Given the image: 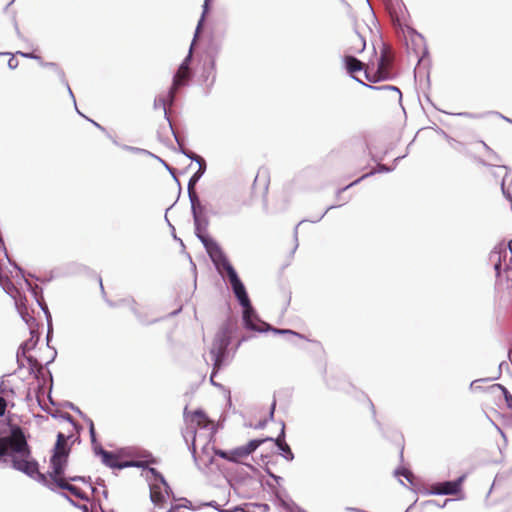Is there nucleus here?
I'll return each mask as SVG.
<instances>
[{"mask_svg": "<svg viewBox=\"0 0 512 512\" xmlns=\"http://www.w3.org/2000/svg\"><path fill=\"white\" fill-rule=\"evenodd\" d=\"M0 464H9L12 469L29 478L38 476V480H47L39 471L38 461L32 456L24 429L17 424L9 426L8 435L0 436Z\"/></svg>", "mask_w": 512, "mask_h": 512, "instance_id": "f257e3e1", "label": "nucleus"}, {"mask_svg": "<svg viewBox=\"0 0 512 512\" xmlns=\"http://www.w3.org/2000/svg\"><path fill=\"white\" fill-rule=\"evenodd\" d=\"M186 429L183 432V437L188 443V439H192L191 448L195 452L196 443L203 440V445L208 444L214 437L217 427L214 426L213 421L209 419L205 411L201 408L188 411L186 406L183 411Z\"/></svg>", "mask_w": 512, "mask_h": 512, "instance_id": "f03ea898", "label": "nucleus"}, {"mask_svg": "<svg viewBox=\"0 0 512 512\" xmlns=\"http://www.w3.org/2000/svg\"><path fill=\"white\" fill-rule=\"evenodd\" d=\"M226 277L229 279L232 291L242 307L243 322L246 328L258 332L269 329V325L259 319L253 309L246 288L234 268L226 262Z\"/></svg>", "mask_w": 512, "mask_h": 512, "instance_id": "7ed1b4c3", "label": "nucleus"}, {"mask_svg": "<svg viewBox=\"0 0 512 512\" xmlns=\"http://www.w3.org/2000/svg\"><path fill=\"white\" fill-rule=\"evenodd\" d=\"M65 440L66 436L59 432L57 434V441L54 445L53 453L50 457V465L48 470L50 477L49 480H86L84 476H70L67 478H61L64 475L68 459V449L62 446V443ZM87 480H91V477H88Z\"/></svg>", "mask_w": 512, "mask_h": 512, "instance_id": "20e7f679", "label": "nucleus"}, {"mask_svg": "<svg viewBox=\"0 0 512 512\" xmlns=\"http://www.w3.org/2000/svg\"><path fill=\"white\" fill-rule=\"evenodd\" d=\"M189 201L194 223V232H197V229L199 228L198 224H201L200 226L203 227V229L201 228V231H207L210 223V215L219 213V209L214 203V195L211 191H207L204 200H201L198 196V203H194V200Z\"/></svg>", "mask_w": 512, "mask_h": 512, "instance_id": "39448f33", "label": "nucleus"}, {"mask_svg": "<svg viewBox=\"0 0 512 512\" xmlns=\"http://www.w3.org/2000/svg\"><path fill=\"white\" fill-rule=\"evenodd\" d=\"M201 225V224H198ZM202 226H199L197 232H194L197 239L203 245L212 266L219 277L224 281V250L220 243H218L207 231H201Z\"/></svg>", "mask_w": 512, "mask_h": 512, "instance_id": "423d86ee", "label": "nucleus"}, {"mask_svg": "<svg viewBox=\"0 0 512 512\" xmlns=\"http://www.w3.org/2000/svg\"><path fill=\"white\" fill-rule=\"evenodd\" d=\"M490 261L494 265L499 282L504 279L507 285L512 286V248L510 244H499L490 254Z\"/></svg>", "mask_w": 512, "mask_h": 512, "instance_id": "0eeeda50", "label": "nucleus"}, {"mask_svg": "<svg viewBox=\"0 0 512 512\" xmlns=\"http://www.w3.org/2000/svg\"><path fill=\"white\" fill-rule=\"evenodd\" d=\"M132 456V467L141 469V477L145 480H166L164 475L154 466L160 463V459L153 456L148 450H137L130 454Z\"/></svg>", "mask_w": 512, "mask_h": 512, "instance_id": "6e6552de", "label": "nucleus"}, {"mask_svg": "<svg viewBox=\"0 0 512 512\" xmlns=\"http://www.w3.org/2000/svg\"><path fill=\"white\" fill-rule=\"evenodd\" d=\"M408 489L423 495H457L461 492L462 482H436L430 489L423 487L424 482H400Z\"/></svg>", "mask_w": 512, "mask_h": 512, "instance_id": "1a4fd4ad", "label": "nucleus"}, {"mask_svg": "<svg viewBox=\"0 0 512 512\" xmlns=\"http://www.w3.org/2000/svg\"><path fill=\"white\" fill-rule=\"evenodd\" d=\"M210 355L211 360L213 361L210 383L215 387L223 389V385L216 381L215 378L218 371L221 370L222 366L224 365V323L221 324L218 328L213 346L210 349Z\"/></svg>", "mask_w": 512, "mask_h": 512, "instance_id": "9d476101", "label": "nucleus"}, {"mask_svg": "<svg viewBox=\"0 0 512 512\" xmlns=\"http://www.w3.org/2000/svg\"><path fill=\"white\" fill-rule=\"evenodd\" d=\"M150 498L155 506L165 508L176 499L168 482H152L150 485Z\"/></svg>", "mask_w": 512, "mask_h": 512, "instance_id": "9b49d317", "label": "nucleus"}, {"mask_svg": "<svg viewBox=\"0 0 512 512\" xmlns=\"http://www.w3.org/2000/svg\"><path fill=\"white\" fill-rule=\"evenodd\" d=\"M267 440H272L271 437L263 439H254L249 441L246 445L237 447L235 449L226 452V460L231 462L243 463L248 456L254 452L261 444Z\"/></svg>", "mask_w": 512, "mask_h": 512, "instance_id": "f8f14e48", "label": "nucleus"}, {"mask_svg": "<svg viewBox=\"0 0 512 512\" xmlns=\"http://www.w3.org/2000/svg\"><path fill=\"white\" fill-rule=\"evenodd\" d=\"M94 451L96 455L101 456L102 463L107 467L112 469H124L130 468L132 465V459L130 460H122L120 459L114 452L105 450L102 446L94 447Z\"/></svg>", "mask_w": 512, "mask_h": 512, "instance_id": "ddd939ff", "label": "nucleus"}, {"mask_svg": "<svg viewBox=\"0 0 512 512\" xmlns=\"http://www.w3.org/2000/svg\"><path fill=\"white\" fill-rule=\"evenodd\" d=\"M389 58L386 53H382L379 60L378 69L375 74L371 75L368 70L365 71V77L370 82H378L389 77Z\"/></svg>", "mask_w": 512, "mask_h": 512, "instance_id": "4468645a", "label": "nucleus"}, {"mask_svg": "<svg viewBox=\"0 0 512 512\" xmlns=\"http://www.w3.org/2000/svg\"><path fill=\"white\" fill-rule=\"evenodd\" d=\"M206 172V161L205 159H201L200 163L198 164V170L193 173V175L190 177L188 181V197L189 200H194V203H198V193L195 190V186L200 181V179L203 177L204 173Z\"/></svg>", "mask_w": 512, "mask_h": 512, "instance_id": "2eb2a0df", "label": "nucleus"}, {"mask_svg": "<svg viewBox=\"0 0 512 512\" xmlns=\"http://www.w3.org/2000/svg\"><path fill=\"white\" fill-rule=\"evenodd\" d=\"M196 41H197V39L195 41H194V39L192 40L187 56L183 59V61L179 65L177 72L174 74V75H179L180 80H184L186 83H189V81L193 77V73L190 69V63L192 61V49H193Z\"/></svg>", "mask_w": 512, "mask_h": 512, "instance_id": "dca6fc26", "label": "nucleus"}, {"mask_svg": "<svg viewBox=\"0 0 512 512\" xmlns=\"http://www.w3.org/2000/svg\"><path fill=\"white\" fill-rule=\"evenodd\" d=\"M274 506L280 512H305L304 510L296 506L288 495L282 496L279 493L276 494V497L274 499Z\"/></svg>", "mask_w": 512, "mask_h": 512, "instance_id": "f3484780", "label": "nucleus"}, {"mask_svg": "<svg viewBox=\"0 0 512 512\" xmlns=\"http://www.w3.org/2000/svg\"><path fill=\"white\" fill-rule=\"evenodd\" d=\"M271 441L275 443L281 456H283L288 461L293 460L294 455H293L290 447L288 446V444L285 442V425H284V423H282L279 436L276 439L272 438Z\"/></svg>", "mask_w": 512, "mask_h": 512, "instance_id": "a211bd4d", "label": "nucleus"}, {"mask_svg": "<svg viewBox=\"0 0 512 512\" xmlns=\"http://www.w3.org/2000/svg\"><path fill=\"white\" fill-rule=\"evenodd\" d=\"M186 85H188V83L184 80H180L179 75H173L172 84L168 89L167 96L165 97L168 106H173L176 103L177 91Z\"/></svg>", "mask_w": 512, "mask_h": 512, "instance_id": "6ab92c4d", "label": "nucleus"}, {"mask_svg": "<svg viewBox=\"0 0 512 512\" xmlns=\"http://www.w3.org/2000/svg\"><path fill=\"white\" fill-rule=\"evenodd\" d=\"M51 484H55L57 487L63 490H68L73 496L78 499L88 500L89 494L87 491L71 484V482H50Z\"/></svg>", "mask_w": 512, "mask_h": 512, "instance_id": "aec40b11", "label": "nucleus"}, {"mask_svg": "<svg viewBox=\"0 0 512 512\" xmlns=\"http://www.w3.org/2000/svg\"><path fill=\"white\" fill-rule=\"evenodd\" d=\"M173 136H174V139L176 141V143L178 144V147H179V151L180 153H182L183 155H185L187 158H189L191 161H195L197 164L200 163V160L201 159H204L203 157L197 155L196 153H194L193 151L191 150H188L186 149L184 146H185V142H184V139L175 131V129L173 131H171Z\"/></svg>", "mask_w": 512, "mask_h": 512, "instance_id": "412c9836", "label": "nucleus"}, {"mask_svg": "<svg viewBox=\"0 0 512 512\" xmlns=\"http://www.w3.org/2000/svg\"><path fill=\"white\" fill-rule=\"evenodd\" d=\"M24 280H25V283L28 287V290L31 292V294L34 296L38 306L41 308V310L44 312V310H48V306L44 300V297H43V290L41 287H39L38 285H32L31 282L25 278V276L23 277Z\"/></svg>", "mask_w": 512, "mask_h": 512, "instance_id": "4be33fe9", "label": "nucleus"}, {"mask_svg": "<svg viewBox=\"0 0 512 512\" xmlns=\"http://www.w3.org/2000/svg\"><path fill=\"white\" fill-rule=\"evenodd\" d=\"M30 335L31 337L20 345V353L23 354V356L30 350H33L39 341V333L36 329L31 328Z\"/></svg>", "mask_w": 512, "mask_h": 512, "instance_id": "5701e85b", "label": "nucleus"}, {"mask_svg": "<svg viewBox=\"0 0 512 512\" xmlns=\"http://www.w3.org/2000/svg\"><path fill=\"white\" fill-rule=\"evenodd\" d=\"M15 306L22 320L29 326V329L31 330V328H34V326L37 325L36 320L33 316L29 314L26 306L22 304L21 301L19 300L15 301Z\"/></svg>", "mask_w": 512, "mask_h": 512, "instance_id": "b1692460", "label": "nucleus"}, {"mask_svg": "<svg viewBox=\"0 0 512 512\" xmlns=\"http://www.w3.org/2000/svg\"><path fill=\"white\" fill-rule=\"evenodd\" d=\"M211 2H212V0H204L203 6H202V14L200 16V19L198 20V23H197V26L195 29V33H194V41L196 39H198V37L200 36V34L202 32L206 15L210 11Z\"/></svg>", "mask_w": 512, "mask_h": 512, "instance_id": "393cba45", "label": "nucleus"}, {"mask_svg": "<svg viewBox=\"0 0 512 512\" xmlns=\"http://www.w3.org/2000/svg\"><path fill=\"white\" fill-rule=\"evenodd\" d=\"M0 285L2 286L5 293L12 297L15 301L17 300L16 295L18 294V289L15 287L14 283L8 277L3 276L1 272Z\"/></svg>", "mask_w": 512, "mask_h": 512, "instance_id": "a878e982", "label": "nucleus"}, {"mask_svg": "<svg viewBox=\"0 0 512 512\" xmlns=\"http://www.w3.org/2000/svg\"><path fill=\"white\" fill-rule=\"evenodd\" d=\"M167 100L165 99V97H162V96H157L155 99H154V103H153V108L155 110L159 109V108H162L163 109V112H164V118L167 120L168 122V125L171 129V131L174 130V127H173V124L171 122V119H170V116L168 114V111H167Z\"/></svg>", "mask_w": 512, "mask_h": 512, "instance_id": "bb28decb", "label": "nucleus"}, {"mask_svg": "<svg viewBox=\"0 0 512 512\" xmlns=\"http://www.w3.org/2000/svg\"><path fill=\"white\" fill-rule=\"evenodd\" d=\"M40 65L44 68H49V70H53L57 76L59 77V80L60 82L63 84V85H67V79H66V76H65V73L64 71L62 70V68L55 62H45V61H41L40 62Z\"/></svg>", "mask_w": 512, "mask_h": 512, "instance_id": "cd10ccee", "label": "nucleus"}, {"mask_svg": "<svg viewBox=\"0 0 512 512\" xmlns=\"http://www.w3.org/2000/svg\"><path fill=\"white\" fill-rule=\"evenodd\" d=\"M344 63L347 71L350 74L361 71L363 69L362 62L352 56H346L344 58Z\"/></svg>", "mask_w": 512, "mask_h": 512, "instance_id": "c85d7f7f", "label": "nucleus"}, {"mask_svg": "<svg viewBox=\"0 0 512 512\" xmlns=\"http://www.w3.org/2000/svg\"><path fill=\"white\" fill-rule=\"evenodd\" d=\"M24 357L29 364V374L39 378V374L43 368L42 365L38 362L37 358L33 356H27L26 354Z\"/></svg>", "mask_w": 512, "mask_h": 512, "instance_id": "c756f323", "label": "nucleus"}, {"mask_svg": "<svg viewBox=\"0 0 512 512\" xmlns=\"http://www.w3.org/2000/svg\"><path fill=\"white\" fill-rule=\"evenodd\" d=\"M0 249L3 251L5 257L7 258L8 260V263L13 266L15 269H17L19 271V273L21 274L22 277H24L25 275V272L23 270V268H21L14 260H12L9 255H8V251H7V248H6V245H5V242H4V239L3 237H0Z\"/></svg>", "mask_w": 512, "mask_h": 512, "instance_id": "7c9ffc66", "label": "nucleus"}, {"mask_svg": "<svg viewBox=\"0 0 512 512\" xmlns=\"http://www.w3.org/2000/svg\"><path fill=\"white\" fill-rule=\"evenodd\" d=\"M153 157L156 158L158 161H160L164 165V167L169 171V173L171 174V176L173 177V179L177 183V185L179 187V192H180L181 191V185H180L179 179L176 176V170L173 167H171L167 162H165L163 159H161L160 157H158L156 155H154Z\"/></svg>", "mask_w": 512, "mask_h": 512, "instance_id": "2f4dec72", "label": "nucleus"}, {"mask_svg": "<svg viewBox=\"0 0 512 512\" xmlns=\"http://www.w3.org/2000/svg\"><path fill=\"white\" fill-rule=\"evenodd\" d=\"M121 148L126 150V151H130V152H133V153H136V154H147L149 156H154L153 153L149 152L148 150H145V149H142V148H138V147H133V146H129V145H121Z\"/></svg>", "mask_w": 512, "mask_h": 512, "instance_id": "473e14b6", "label": "nucleus"}, {"mask_svg": "<svg viewBox=\"0 0 512 512\" xmlns=\"http://www.w3.org/2000/svg\"><path fill=\"white\" fill-rule=\"evenodd\" d=\"M207 468L209 470V473H211V474H214L215 470H218L219 471L218 476L224 475L222 470L219 467V464L216 462V460L214 458H210Z\"/></svg>", "mask_w": 512, "mask_h": 512, "instance_id": "72a5a7b5", "label": "nucleus"}, {"mask_svg": "<svg viewBox=\"0 0 512 512\" xmlns=\"http://www.w3.org/2000/svg\"><path fill=\"white\" fill-rule=\"evenodd\" d=\"M84 421H86L89 426V434H90L91 443L94 445L97 441L94 423H93L92 419H90L89 417L84 419Z\"/></svg>", "mask_w": 512, "mask_h": 512, "instance_id": "f704fd0d", "label": "nucleus"}, {"mask_svg": "<svg viewBox=\"0 0 512 512\" xmlns=\"http://www.w3.org/2000/svg\"><path fill=\"white\" fill-rule=\"evenodd\" d=\"M64 406L66 408H69L70 410L76 412L77 414H79L80 417H82L83 420L87 418V416L79 409V407H77L72 402H66Z\"/></svg>", "mask_w": 512, "mask_h": 512, "instance_id": "c9c22d12", "label": "nucleus"}, {"mask_svg": "<svg viewBox=\"0 0 512 512\" xmlns=\"http://www.w3.org/2000/svg\"><path fill=\"white\" fill-rule=\"evenodd\" d=\"M16 54L21 55L24 58L38 60L39 63L42 61V58L40 56L36 55L33 52H21V51H18Z\"/></svg>", "mask_w": 512, "mask_h": 512, "instance_id": "e433bc0d", "label": "nucleus"}, {"mask_svg": "<svg viewBox=\"0 0 512 512\" xmlns=\"http://www.w3.org/2000/svg\"><path fill=\"white\" fill-rule=\"evenodd\" d=\"M260 483H261V484L265 483V484L267 485V487H268L271 491L275 492V496H274V497H276V494H277V493L281 494L282 496L287 495L285 492H282V491L276 490V485H274V483H273V482H260ZM262 488H264V489H265V485H262ZM273 499H275V498H273ZM272 502L274 503V500H272Z\"/></svg>", "mask_w": 512, "mask_h": 512, "instance_id": "4c0bfd02", "label": "nucleus"}, {"mask_svg": "<svg viewBox=\"0 0 512 512\" xmlns=\"http://www.w3.org/2000/svg\"><path fill=\"white\" fill-rule=\"evenodd\" d=\"M394 473H395L396 477L402 476V477L406 478V480H410V478L412 476L411 472L408 469H405V468L404 469L395 470Z\"/></svg>", "mask_w": 512, "mask_h": 512, "instance_id": "58836bf2", "label": "nucleus"}, {"mask_svg": "<svg viewBox=\"0 0 512 512\" xmlns=\"http://www.w3.org/2000/svg\"><path fill=\"white\" fill-rule=\"evenodd\" d=\"M81 116H83V117H84V115H83V114H82ZM85 118H86L89 122H91V123H92L96 128H98L100 131H102L103 133H105V135H106L108 138H111V134L107 131V129H106L104 126L100 125V124H99V123H97L96 121H94V120H92V119H90V118H88V117H86V116H85Z\"/></svg>", "mask_w": 512, "mask_h": 512, "instance_id": "ea45409f", "label": "nucleus"}, {"mask_svg": "<svg viewBox=\"0 0 512 512\" xmlns=\"http://www.w3.org/2000/svg\"><path fill=\"white\" fill-rule=\"evenodd\" d=\"M498 386L503 390L507 406L512 409V395L506 390V388L500 385Z\"/></svg>", "mask_w": 512, "mask_h": 512, "instance_id": "a19ab883", "label": "nucleus"}, {"mask_svg": "<svg viewBox=\"0 0 512 512\" xmlns=\"http://www.w3.org/2000/svg\"><path fill=\"white\" fill-rule=\"evenodd\" d=\"M132 312L134 313V315L138 318L139 322L143 325H149V324H152V323H155L157 322V320H153L151 322H146L144 321V319L142 318V316L140 315V313L137 311L136 308L132 307Z\"/></svg>", "mask_w": 512, "mask_h": 512, "instance_id": "79ce46f5", "label": "nucleus"}, {"mask_svg": "<svg viewBox=\"0 0 512 512\" xmlns=\"http://www.w3.org/2000/svg\"><path fill=\"white\" fill-rule=\"evenodd\" d=\"M273 332L274 333H278V334H290V335H293V336H297V337H301L298 333L292 331V330H286V329H273Z\"/></svg>", "mask_w": 512, "mask_h": 512, "instance_id": "37998d69", "label": "nucleus"}, {"mask_svg": "<svg viewBox=\"0 0 512 512\" xmlns=\"http://www.w3.org/2000/svg\"><path fill=\"white\" fill-rule=\"evenodd\" d=\"M7 409V401L5 398L0 397V417L4 416Z\"/></svg>", "mask_w": 512, "mask_h": 512, "instance_id": "c03bdc74", "label": "nucleus"}, {"mask_svg": "<svg viewBox=\"0 0 512 512\" xmlns=\"http://www.w3.org/2000/svg\"><path fill=\"white\" fill-rule=\"evenodd\" d=\"M64 86L67 88V91H68V93H69V96H70V97L72 98V100H73V103H74V106H75V109H76L77 113H78L79 115H82V113L78 110V108H77V106H76V99H75V96H74V94H73V92H72V90H71L70 86H69V83L67 82V85H64Z\"/></svg>", "mask_w": 512, "mask_h": 512, "instance_id": "a18cd8bd", "label": "nucleus"}, {"mask_svg": "<svg viewBox=\"0 0 512 512\" xmlns=\"http://www.w3.org/2000/svg\"><path fill=\"white\" fill-rule=\"evenodd\" d=\"M7 65H8V67L10 69L13 70V69H16L18 67L19 62H18V60L15 57L12 56V57L9 58Z\"/></svg>", "mask_w": 512, "mask_h": 512, "instance_id": "49530a36", "label": "nucleus"}, {"mask_svg": "<svg viewBox=\"0 0 512 512\" xmlns=\"http://www.w3.org/2000/svg\"><path fill=\"white\" fill-rule=\"evenodd\" d=\"M358 45L356 46L357 51H363L365 48V40L361 36H357Z\"/></svg>", "mask_w": 512, "mask_h": 512, "instance_id": "de8ad7c7", "label": "nucleus"}, {"mask_svg": "<svg viewBox=\"0 0 512 512\" xmlns=\"http://www.w3.org/2000/svg\"><path fill=\"white\" fill-rule=\"evenodd\" d=\"M62 418L64 420H66L67 422L71 423L74 427H76L77 423L76 421L74 420V418L69 414V413H65L62 415Z\"/></svg>", "mask_w": 512, "mask_h": 512, "instance_id": "09e8293b", "label": "nucleus"}, {"mask_svg": "<svg viewBox=\"0 0 512 512\" xmlns=\"http://www.w3.org/2000/svg\"><path fill=\"white\" fill-rule=\"evenodd\" d=\"M44 314H45V318L47 321V326L50 328V326H52V316H51L49 309L44 310Z\"/></svg>", "mask_w": 512, "mask_h": 512, "instance_id": "8fccbe9b", "label": "nucleus"}, {"mask_svg": "<svg viewBox=\"0 0 512 512\" xmlns=\"http://www.w3.org/2000/svg\"><path fill=\"white\" fill-rule=\"evenodd\" d=\"M52 335H53V329H52V326H50V328L48 327V330H47V335H46V340H47V345L49 346V342L52 338Z\"/></svg>", "mask_w": 512, "mask_h": 512, "instance_id": "3c124183", "label": "nucleus"}, {"mask_svg": "<svg viewBox=\"0 0 512 512\" xmlns=\"http://www.w3.org/2000/svg\"><path fill=\"white\" fill-rule=\"evenodd\" d=\"M14 28H15V31H16L17 36H18L19 38H22V34H21L20 30H19L18 24H17V22H16V20H15V19H14Z\"/></svg>", "mask_w": 512, "mask_h": 512, "instance_id": "603ef678", "label": "nucleus"}, {"mask_svg": "<svg viewBox=\"0 0 512 512\" xmlns=\"http://www.w3.org/2000/svg\"><path fill=\"white\" fill-rule=\"evenodd\" d=\"M215 454L221 458V459H224V450L223 449H217L215 450Z\"/></svg>", "mask_w": 512, "mask_h": 512, "instance_id": "864d4df0", "label": "nucleus"}, {"mask_svg": "<svg viewBox=\"0 0 512 512\" xmlns=\"http://www.w3.org/2000/svg\"><path fill=\"white\" fill-rule=\"evenodd\" d=\"M17 365L19 369L24 368L25 365L23 359L17 358Z\"/></svg>", "mask_w": 512, "mask_h": 512, "instance_id": "5fc2aeb1", "label": "nucleus"}, {"mask_svg": "<svg viewBox=\"0 0 512 512\" xmlns=\"http://www.w3.org/2000/svg\"><path fill=\"white\" fill-rule=\"evenodd\" d=\"M56 356H57V351L54 349L52 358L45 365L48 366L50 363H52L55 360Z\"/></svg>", "mask_w": 512, "mask_h": 512, "instance_id": "6e6d98bb", "label": "nucleus"}, {"mask_svg": "<svg viewBox=\"0 0 512 512\" xmlns=\"http://www.w3.org/2000/svg\"><path fill=\"white\" fill-rule=\"evenodd\" d=\"M384 88H386V89H390V90H392V91H395V92H397L399 95H401V93H400L399 89H398V88H396V87H394V86H385Z\"/></svg>", "mask_w": 512, "mask_h": 512, "instance_id": "4d7b16f0", "label": "nucleus"}, {"mask_svg": "<svg viewBox=\"0 0 512 512\" xmlns=\"http://www.w3.org/2000/svg\"><path fill=\"white\" fill-rule=\"evenodd\" d=\"M368 175H369V174H365V175H363L361 178H359V179L355 180L353 183H351L350 185H348L346 188H348V187H350V186H352V185H354V184L358 183L361 179H363V178L367 177Z\"/></svg>", "mask_w": 512, "mask_h": 512, "instance_id": "13d9d810", "label": "nucleus"}, {"mask_svg": "<svg viewBox=\"0 0 512 512\" xmlns=\"http://www.w3.org/2000/svg\"><path fill=\"white\" fill-rule=\"evenodd\" d=\"M257 507L262 508L264 511H267L269 509L268 504H259Z\"/></svg>", "mask_w": 512, "mask_h": 512, "instance_id": "bf43d9fd", "label": "nucleus"}, {"mask_svg": "<svg viewBox=\"0 0 512 512\" xmlns=\"http://www.w3.org/2000/svg\"><path fill=\"white\" fill-rule=\"evenodd\" d=\"M16 358L25 359V357L23 356V354H21V353H20V347L18 348Z\"/></svg>", "mask_w": 512, "mask_h": 512, "instance_id": "052dcab7", "label": "nucleus"}, {"mask_svg": "<svg viewBox=\"0 0 512 512\" xmlns=\"http://www.w3.org/2000/svg\"><path fill=\"white\" fill-rule=\"evenodd\" d=\"M178 509V506H171L167 512H175Z\"/></svg>", "mask_w": 512, "mask_h": 512, "instance_id": "680f3d73", "label": "nucleus"}, {"mask_svg": "<svg viewBox=\"0 0 512 512\" xmlns=\"http://www.w3.org/2000/svg\"><path fill=\"white\" fill-rule=\"evenodd\" d=\"M500 483H501V482L493 481V482H492V485H491V488H490V490H489V492H491V490H492L493 488H495L497 484H500Z\"/></svg>", "mask_w": 512, "mask_h": 512, "instance_id": "e2e57ef3", "label": "nucleus"}, {"mask_svg": "<svg viewBox=\"0 0 512 512\" xmlns=\"http://www.w3.org/2000/svg\"><path fill=\"white\" fill-rule=\"evenodd\" d=\"M106 303H107L110 307H115V306H116V304H115L114 302H112V301H110V300H107V299H106Z\"/></svg>", "mask_w": 512, "mask_h": 512, "instance_id": "0e129e2a", "label": "nucleus"}, {"mask_svg": "<svg viewBox=\"0 0 512 512\" xmlns=\"http://www.w3.org/2000/svg\"><path fill=\"white\" fill-rule=\"evenodd\" d=\"M110 139L112 140V142H113L115 145H117V146H120V147H121V145L118 143V141H117L115 138H113V136H112V135H111V138H110Z\"/></svg>", "mask_w": 512, "mask_h": 512, "instance_id": "69168bd1", "label": "nucleus"}, {"mask_svg": "<svg viewBox=\"0 0 512 512\" xmlns=\"http://www.w3.org/2000/svg\"><path fill=\"white\" fill-rule=\"evenodd\" d=\"M85 484H87V485H88V488H89L90 490L94 491V489H95V488L91 485V484H92V482H85Z\"/></svg>", "mask_w": 512, "mask_h": 512, "instance_id": "338daca9", "label": "nucleus"}, {"mask_svg": "<svg viewBox=\"0 0 512 512\" xmlns=\"http://www.w3.org/2000/svg\"><path fill=\"white\" fill-rule=\"evenodd\" d=\"M274 407H275V403H273L272 405V409L270 411V418H273V414H274Z\"/></svg>", "mask_w": 512, "mask_h": 512, "instance_id": "774afa93", "label": "nucleus"}]
</instances>
